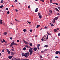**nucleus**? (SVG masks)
I'll return each mask as SVG.
<instances>
[{
    "instance_id": "f257e3e1",
    "label": "nucleus",
    "mask_w": 60,
    "mask_h": 60,
    "mask_svg": "<svg viewBox=\"0 0 60 60\" xmlns=\"http://www.w3.org/2000/svg\"><path fill=\"white\" fill-rule=\"evenodd\" d=\"M24 46L25 47L27 48H30L29 51V52H30V55H32V54H33V50H32V48L31 47L27 45H25Z\"/></svg>"
},
{
    "instance_id": "f03ea898",
    "label": "nucleus",
    "mask_w": 60,
    "mask_h": 60,
    "mask_svg": "<svg viewBox=\"0 0 60 60\" xmlns=\"http://www.w3.org/2000/svg\"><path fill=\"white\" fill-rule=\"evenodd\" d=\"M13 45H16V46H18V44L16 43H15L14 42V41H13L10 45V46L11 47Z\"/></svg>"
},
{
    "instance_id": "7ed1b4c3",
    "label": "nucleus",
    "mask_w": 60,
    "mask_h": 60,
    "mask_svg": "<svg viewBox=\"0 0 60 60\" xmlns=\"http://www.w3.org/2000/svg\"><path fill=\"white\" fill-rule=\"evenodd\" d=\"M25 57H26V56H27V57H28V56H29V55H30V53H29V52H28L27 53H26L25 54Z\"/></svg>"
},
{
    "instance_id": "20e7f679",
    "label": "nucleus",
    "mask_w": 60,
    "mask_h": 60,
    "mask_svg": "<svg viewBox=\"0 0 60 60\" xmlns=\"http://www.w3.org/2000/svg\"><path fill=\"white\" fill-rule=\"evenodd\" d=\"M23 41L25 44L27 45V44H28V43L26 41H25V40H23Z\"/></svg>"
},
{
    "instance_id": "39448f33",
    "label": "nucleus",
    "mask_w": 60,
    "mask_h": 60,
    "mask_svg": "<svg viewBox=\"0 0 60 60\" xmlns=\"http://www.w3.org/2000/svg\"><path fill=\"white\" fill-rule=\"evenodd\" d=\"M48 38H49V36H48V35H47V38L46 37L45 38L44 37H43V39L44 40H46V39H48Z\"/></svg>"
},
{
    "instance_id": "423d86ee",
    "label": "nucleus",
    "mask_w": 60,
    "mask_h": 60,
    "mask_svg": "<svg viewBox=\"0 0 60 60\" xmlns=\"http://www.w3.org/2000/svg\"><path fill=\"white\" fill-rule=\"evenodd\" d=\"M38 16H39V18H40V19H41V18H42V16H41V15H40V13H38Z\"/></svg>"
},
{
    "instance_id": "0eeeda50",
    "label": "nucleus",
    "mask_w": 60,
    "mask_h": 60,
    "mask_svg": "<svg viewBox=\"0 0 60 60\" xmlns=\"http://www.w3.org/2000/svg\"><path fill=\"white\" fill-rule=\"evenodd\" d=\"M33 50H34V51H36L37 50V48L36 47H34V48H32Z\"/></svg>"
},
{
    "instance_id": "6e6552de",
    "label": "nucleus",
    "mask_w": 60,
    "mask_h": 60,
    "mask_svg": "<svg viewBox=\"0 0 60 60\" xmlns=\"http://www.w3.org/2000/svg\"><path fill=\"white\" fill-rule=\"evenodd\" d=\"M58 19V17H57L53 19V20H56Z\"/></svg>"
},
{
    "instance_id": "1a4fd4ad",
    "label": "nucleus",
    "mask_w": 60,
    "mask_h": 60,
    "mask_svg": "<svg viewBox=\"0 0 60 60\" xmlns=\"http://www.w3.org/2000/svg\"><path fill=\"white\" fill-rule=\"evenodd\" d=\"M13 57V56H9L8 57V58L9 59H11L12 58V57Z\"/></svg>"
},
{
    "instance_id": "9d476101",
    "label": "nucleus",
    "mask_w": 60,
    "mask_h": 60,
    "mask_svg": "<svg viewBox=\"0 0 60 60\" xmlns=\"http://www.w3.org/2000/svg\"><path fill=\"white\" fill-rule=\"evenodd\" d=\"M7 51L8 54H10V51H9V50L8 49H7Z\"/></svg>"
},
{
    "instance_id": "9b49d317",
    "label": "nucleus",
    "mask_w": 60,
    "mask_h": 60,
    "mask_svg": "<svg viewBox=\"0 0 60 60\" xmlns=\"http://www.w3.org/2000/svg\"><path fill=\"white\" fill-rule=\"evenodd\" d=\"M55 53H56V54H58L59 53V51H56Z\"/></svg>"
},
{
    "instance_id": "f8f14e48",
    "label": "nucleus",
    "mask_w": 60,
    "mask_h": 60,
    "mask_svg": "<svg viewBox=\"0 0 60 60\" xmlns=\"http://www.w3.org/2000/svg\"><path fill=\"white\" fill-rule=\"evenodd\" d=\"M55 10H56V11H59V10H58V9H57L56 8H55Z\"/></svg>"
},
{
    "instance_id": "ddd939ff",
    "label": "nucleus",
    "mask_w": 60,
    "mask_h": 60,
    "mask_svg": "<svg viewBox=\"0 0 60 60\" xmlns=\"http://www.w3.org/2000/svg\"><path fill=\"white\" fill-rule=\"evenodd\" d=\"M38 8H37L35 10V12H37L38 11Z\"/></svg>"
},
{
    "instance_id": "4468645a",
    "label": "nucleus",
    "mask_w": 60,
    "mask_h": 60,
    "mask_svg": "<svg viewBox=\"0 0 60 60\" xmlns=\"http://www.w3.org/2000/svg\"><path fill=\"white\" fill-rule=\"evenodd\" d=\"M12 60H17V59L15 58H12Z\"/></svg>"
},
{
    "instance_id": "2eb2a0df",
    "label": "nucleus",
    "mask_w": 60,
    "mask_h": 60,
    "mask_svg": "<svg viewBox=\"0 0 60 60\" xmlns=\"http://www.w3.org/2000/svg\"><path fill=\"white\" fill-rule=\"evenodd\" d=\"M11 54L12 56H13V55H14V54H15V53H14V52H11Z\"/></svg>"
},
{
    "instance_id": "dca6fc26",
    "label": "nucleus",
    "mask_w": 60,
    "mask_h": 60,
    "mask_svg": "<svg viewBox=\"0 0 60 60\" xmlns=\"http://www.w3.org/2000/svg\"><path fill=\"white\" fill-rule=\"evenodd\" d=\"M15 21H18V22H20V21H19V20H17L16 19H15Z\"/></svg>"
},
{
    "instance_id": "f3484780",
    "label": "nucleus",
    "mask_w": 60,
    "mask_h": 60,
    "mask_svg": "<svg viewBox=\"0 0 60 60\" xmlns=\"http://www.w3.org/2000/svg\"><path fill=\"white\" fill-rule=\"evenodd\" d=\"M29 45L31 47L33 46V44L32 43H30L29 44Z\"/></svg>"
},
{
    "instance_id": "a211bd4d",
    "label": "nucleus",
    "mask_w": 60,
    "mask_h": 60,
    "mask_svg": "<svg viewBox=\"0 0 60 60\" xmlns=\"http://www.w3.org/2000/svg\"><path fill=\"white\" fill-rule=\"evenodd\" d=\"M2 24V20H0V24Z\"/></svg>"
},
{
    "instance_id": "6ab92c4d",
    "label": "nucleus",
    "mask_w": 60,
    "mask_h": 60,
    "mask_svg": "<svg viewBox=\"0 0 60 60\" xmlns=\"http://www.w3.org/2000/svg\"><path fill=\"white\" fill-rule=\"evenodd\" d=\"M7 33L6 32H5L4 33V34L5 35L7 34Z\"/></svg>"
},
{
    "instance_id": "aec40b11",
    "label": "nucleus",
    "mask_w": 60,
    "mask_h": 60,
    "mask_svg": "<svg viewBox=\"0 0 60 60\" xmlns=\"http://www.w3.org/2000/svg\"><path fill=\"white\" fill-rule=\"evenodd\" d=\"M40 25H38L36 27L37 28H38V27H40Z\"/></svg>"
},
{
    "instance_id": "412c9836",
    "label": "nucleus",
    "mask_w": 60,
    "mask_h": 60,
    "mask_svg": "<svg viewBox=\"0 0 60 60\" xmlns=\"http://www.w3.org/2000/svg\"><path fill=\"white\" fill-rule=\"evenodd\" d=\"M3 7H4V6H3V5H2L0 6V8H1V9H2Z\"/></svg>"
},
{
    "instance_id": "4be33fe9",
    "label": "nucleus",
    "mask_w": 60,
    "mask_h": 60,
    "mask_svg": "<svg viewBox=\"0 0 60 60\" xmlns=\"http://www.w3.org/2000/svg\"><path fill=\"white\" fill-rule=\"evenodd\" d=\"M22 56H25V54L24 53H22Z\"/></svg>"
},
{
    "instance_id": "5701e85b",
    "label": "nucleus",
    "mask_w": 60,
    "mask_h": 60,
    "mask_svg": "<svg viewBox=\"0 0 60 60\" xmlns=\"http://www.w3.org/2000/svg\"><path fill=\"white\" fill-rule=\"evenodd\" d=\"M48 45H46L44 46V47H45V48H47L48 47Z\"/></svg>"
},
{
    "instance_id": "b1692460",
    "label": "nucleus",
    "mask_w": 60,
    "mask_h": 60,
    "mask_svg": "<svg viewBox=\"0 0 60 60\" xmlns=\"http://www.w3.org/2000/svg\"><path fill=\"white\" fill-rule=\"evenodd\" d=\"M49 12H50L51 14H52V10H50L49 11Z\"/></svg>"
},
{
    "instance_id": "393cba45",
    "label": "nucleus",
    "mask_w": 60,
    "mask_h": 60,
    "mask_svg": "<svg viewBox=\"0 0 60 60\" xmlns=\"http://www.w3.org/2000/svg\"><path fill=\"white\" fill-rule=\"evenodd\" d=\"M54 32H57V30L56 29H54Z\"/></svg>"
},
{
    "instance_id": "a878e982",
    "label": "nucleus",
    "mask_w": 60,
    "mask_h": 60,
    "mask_svg": "<svg viewBox=\"0 0 60 60\" xmlns=\"http://www.w3.org/2000/svg\"><path fill=\"white\" fill-rule=\"evenodd\" d=\"M23 50H26V47H24L23 48Z\"/></svg>"
},
{
    "instance_id": "bb28decb",
    "label": "nucleus",
    "mask_w": 60,
    "mask_h": 60,
    "mask_svg": "<svg viewBox=\"0 0 60 60\" xmlns=\"http://www.w3.org/2000/svg\"><path fill=\"white\" fill-rule=\"evenodd\" d=\"M47 34H48V35H50V34L48 31H47Z\"/></svg>"
},
{
    "instance_id": "cd10ccee",
    "label": "nucleus",
    "mask_w": 60,
    "mask_h": 60,
    "mask_svg": "<svg viewBox=\"0 0 60 60\" xmlns=\"http://www.w3.org/2000/svg\"><path fill=\"white\" fill-rule=\"evenodd\" d=\"M21 60H29V59H21Z\"/></svg>"
},
{
    "instance_id": "c85d7f7f",
    "label": "nucleus",
    "mask_w": 60,
    "mask_h": 60,
    "mask_svg": "<svg viewBox=\"0 0 60 60\" xmlns=\"http://www.w3.org/2000/svg\"><path fill=\"white\" fill-rule=\"evenodd\" d=\"M40 46V44H38L37 45V47H39Z\"/></svg>"
},
{
    "instance_id": "c756f323",
    "label": "nucleus",
    "mask_w": 60,
    "mask_h": 60,
    "mask_svg": "<svg viewBox=\"0 0 60 60\" xmlns=\"http://www.w3.org/2000/svg\"><path fill=\"white\" fill-rule=\"evenodd\" d=\"M27 23H28L29 24H31V22H29L28 21H27Z\"/></svg>"
},
{
    "instance_id": "7c9ffc66",
    "label": "nucleus",
    "mask_w": 60,
    "mask_h": 60,
    "mask_svg": "<svg viewBox=\"0 0 60 60\" xmlns=\"http://www.w3.org/2000/svg\"><path fill=\"white\" fill-rule=\"evenodd\" d=\"M7 14H10V12H9V11H8L7 12Z\"/></svg>"
},
{
    "instance_id": "2f4dec72",
    "label": "nucleus",
    "mask_w": 60,
    "mask_h": 60,
    "mask_svg": "<svg viewBox=\"0 0 60 60\" xmlns=\"http://www.w3.org/2000/svg\"><path fill=\"white\" fill-rule=\"evenodd\" d=\"M40 0V1H41L42 2H44V0Z\"/></svg>"
},
{
    "instance_id": "473e14b6",
    "label": "nucleus",
    "mask_w": 60,
    "mask_h": 60,
    "mask_svg": "<svg viewBox=\"0 0 60 60\" xmlns=\"http://www.w3.org/2000/svg\"><path fill=\"white\" fill-rule=\"evenodd\" d=\"M3 2H4V1L3 0H1V4H2V3H3Z\"/></svg>"
},
{
    "instance_id": "72a5a7b5",
    "label": "nucleus",
    "mask_w": 60,
    "mask_h": 60,
    "mask_svg": "<svg viewBox=\"0 0 60 60\" xmlns=\"http://www.w3.org/2000/svg\"><path fill=\"white\" fill-rule=\"evenodd\" d=\"M52 22L53 23H55V20L53 21Z\"/></svg>"
},
{
    "instance_id": "f704fd0d",
    "label": "nucleus",
    "mask_w": 60,
    "mask_h": 60,
    "mask_svg": "<svg viewBox=\"0 0 60 60\" xmlns=\"http://www.w3.org/2000/svg\"><path fill=\"white\" fill-rule=\"evenodd\" d=\"M52 0H50V3H52Z\"/></svg>"
},
{
    "instance_id": "c9c22d12",
    "label": "nucleus",
    "mask_w": 60,
    "mask_h": 60,
    "mask_svg": "<svg viewBox=\"0 0 60 60\" xmlns=\"http://www.w3.org/2000/svg\"><path fill=\"white\" fill-rule=\"evenodd\" d=\"M30 32H32V31H33V30H30Z\"/></svg>"
},
{
    "instance_id": "e433bc0d",
    "label": "nucleus",
    "mask_w": 60,
    "mask_h": 60,
    "mask_svg": "<svg viewBox=\"0 0 60 60\" xmlns=\"http://www.w3.org/2000/svg\"><path fill=\"white\" fill-rule=\"evenodd\" d=\"M23 31L24 32H26V30L25 29H24L23 30Z\"/></svg>"
},
{
    "instance_id": "4c0bfd02",
    "label": "nucleus",
    "mask_w": 60,
    "mask_h": 60,
    "mask_svg": "<svg viewBox=\"0 0 60 60\" xmlns=\"http://www.w3.org/2000/svg\"><path fill=\"white\" fill-rule=\"evenodd\" d=\"M51 26H54V24H51Z\"/></svg>"
},
{
    "instance_id": "58836bf2",
    "label": "nucleus",
    "mask_w": 60,
    "mask_h": 60,
    "mask_svg": "<svg viewBox=\"0 0 60 60\" xmlns=\"http://www.w3.org/2000/svg\"><path fill=\"white\" fill-rule=\"evenodd\" d=\"M18 2V1L16 0H15V1H14V2Z\"/></svg>"
},
{
    "instance_id": "ea45409f",
    "label": "nucleus",
    "mask_w": 60,
    "mask_h": 60,
    "mask_svg": "<svg viewBox=\"0 0 60 60\" xmlns=\"http://www.w3.org/2000/svg\"><path fill=\"white\" fill-rule=\"evenodd\" d=\"M55 58H58V56H56L55 57Z\"/></svg>"
},
{
    "instance_id": "a19ab883",
    "label": "nucleus",
    "mask_w": 60,
    "mask_h": 60,
    "mask_svg": "<svg viewBox=\"0 0 60 60\" xmlns=\"http://www.w3.org/2000/svg\"><path fill=\"white\" fill-rule=\"evenodd\" d=\"M6 10H8V8H6Z\"/></svg>"
},
{
    "instance_id": "79ce46f5",
    "label": "nucleus",
    "mask_w": 60,
    "mask_h": 60,
    "mask_svg": "<svg viewBox=\"0 0 60 60\" xmlns=\"http://www.w3.org/2000/svg\"><path fill=\"white\" fill-rule=\"evenodd\" d=\"M58 35L59 36H60V33L58 34Z\"/></svg>"
},
{
    "instance_id": "37998d69",
    "label": "nucleus",
    "mask_w": 60,
    "mask_h": 60,
    "mask_svg": "<svg viewBox=\"0 0 60 60\" xmlns=\"http://www.w3.org/2000/svg\"><path fill=\"white\" fill-rule=\"evenodd\" d=\"M4 50H2L1 51L2 52H4Z\"/></svg>"
},
{
    "instance_id": "c03bdc74",
    "label": "nucleus",
    "mask_w": 60,
    "mask_h": 60,
    "mask_svg": "<svg viewBox=\"0 0 60 60\" xmlns=\"http://www.w3.org/2000/svg\"><path fill=\"white\" fill-rule=\"evenodd\" d=\"M17 41V42H19V40H18Z\"/></svg>"
},
{
    "instance_id": "a18cd8bd",
    "label": "nucleus",
    "mask_w": 60,
    "mask_h": 60,
    "mask_svg": "<svg viewBox=\"0 0 60 60\" xmlns=\"http://www.w3.org/2000/svg\"><path fill=\"white\" fill-rule=\"evenodd\" d=\"M55 4H56V5H58V4H57V3H56Z\"/></svg>"
},
{
    "instance_id": "49530a36",
    "label": "nucleus",
    "mask_w": 60,
    "mask_h": 60,
    "mask_svg": "<svg viewBox=\"0 0 60 60\" xmlns=\"http://www.w3.org/2000/svg\"><path fill=\"white\" fill-rule=\"evenodd\" d=\"M38 49H40V48H39V47H38Z\"/></svg>"
},
{
    "instance_id": "de8ad7c7",
    "label": "nucleus",
    "mask_w": 60,
    "mask_h": 60,
    "mask_svg": "<svg viewBox=\"0 0 60 60\" xmlns=\"http://www.w3.org/2000/svg\"><path fill=\"white\" fill-rule=\"evenodd\" d=\"M3 42H5V40H4V39H3Z\"/></svg>"
},
{
    "instance_id": "09e8293b",
    "label": "nucleus",
    "mask_w": 60,
    "mask_h": 60,
    "mask_svg": "<svg viewBox=\"0 0 60 60\" xmlns=\"http://www.w3.org/2000/svg\"><path fill=\"white\" fill-rule=\"evenodd\" d=\"M40 56L41 58H42V56H41V55H40Z\"/></svg>"
},
{
    "instance_id": "8fccbe9b",
    "label": "nucleus",
    "mask_w": 60,
    "mask_h": 60,
    "mask_svg": "<svg viewBox=\"0 0 60 60\" xmlns=\"http://www.w3.org/2000/svg\"><path fill=\"white\" fill-rule=\"evenodd\" d=\"M43 40H44V39H43V38H42V39H41V40H42V41H43Z\"/></svg>"
},
{
    "instance_id": "3c124183",
    "label": "nucleus",
    "mask_w": 60,
    "mask_h": 60,
    "mask_svg": "<svg viewBox=\"0 0 60 60\" xmlns=\"http://www.w3.org/2000/svg\"><path fill=\"white\" fill-rule=\"evenodd\" d=\"M17 60H20L21 59H20L19 58H18V59H17Z\"/></svg>"
},
{
    "instance_id": "603ef678",
    "label": "nucleus",
    "mask_w": 60,
    "mask_h": 60,
    "mask_svg": "<svg viewBox=\"0 0 60 60\" xmlns=\"http://www.w3.org/2000/svg\"><path fill=\"white\" fill-rule=\"evenodd\" d=\"M57 15H60V14H59V13H58L57 14Z\"/></svg>"
},
{
    "instance_id": "864d4df0",
    "label": "nucleus",
    "mask_w": 60,
    "mask_h": 60,
    "mask_svg": "<svg viewBox=\"0 0 60 60\" xmlns=\"http://www.w3.org/2000/svg\"><path fill=\"white\" fill-rule=\"evenodd\" d=\"M53 4H56V3H52Z\"/></svg>"
},
{
    "instance_id": "5fc2aeb1",
    "label": "nucleus",
    "mask_w": 60,
    "mask_h": 60,
    "mask_svg": "<svg viewBox=\"0 0 60 60\" xmlns=\"http://www.w3.org/2000/svg\"><path fill=\"white\" fill-rule=\"evenodd\" d=\"M41 53H43L44 52H43V51H41Z\"/></svg>"
},
{
    "instance_id": "6e6d98bb",
    "label": "nucleus",
    "mask_w": 60,
    "mask_h": 60,
    "mask_svg": "<svg viewBox=\"0 0 60 60\" xmlns=\"http://www.w3.org/2000/svg\"><path fill=\"white\" fill-rule=\"evenodd\" d=\"M45 28L46 29H47V26H45Z\"/></svg>"
},
{
    "instance_id": "4d7b16f0",
    "label": "nucleus",
    "mask_w": 60,
    "mask_h": 60,
    "mask_svg": "<svg viewBox=\"0 0 60 60\" xmlns=\"http://www.w3.org/2000/svg\"><path fill=\"white\" fill-rule=\"evenodd\" d=\"M49 54H47V56H49Z\"/></svg>"
},
{
    "instance_id": "13d9d810",
    "label": "nucleus",
    "mask_w": 60,
    "mask_h": 60,
    "mask_svg": "<svg viewBox=\"0 0 60 60\" xmlns=\"http://www.w3.org/2000/svg\"><path fill=\"white\" fill-rule=\"evenodd\" d=\"M12 51H14V50H13V49H12L11 50Z\"/></svg>"
},
{
    "instance_id": "bf43d9fd",
    "label": "nucleus",
    "mask_w": 60,
    "mask_h": 60,
    "mask_svg": "<svg viewBox=\"0 0 60 60\" xmlns=\"http://www.w3.org/2000/svg\"><path fill=\"white\" fill-rule=\"evenodd\" d=\"M1 55H2V53H0V56H1Z\"/></svg>"
},
{
    "instance_id": "052dcab7",
    "label": "nucleus",
    "mask_w": 60,
    "mask_h": 60,
    "mask_svg": "<svg viewBox=\"0 0 60 60\" xmlns=\"http://www.w3.org/2000/svg\"><path fill=\"white\" fill-rule=\"evenodd\" d=\"M15 11H18V10H17V9H16L15 10Z\"/></svg>"
},
{
    "instance_id": "680f3d73",
    "label": "nucleus",
    "mask_w": 60,
    "mask_h": 60,
    "mask_svg": "<svg viewBox=\"0 0 60 60\" xmlns=\"http://www.w3.org/2000/svg\"><path fill=\"white\" fill-rule=\"evenodd\" d=\"M35 37H37V35L35 36Z\"/></svg>"
},
{
    "instance_id": "e2e57ef3",
    "label": "nucleus",
    "mask_w": 60,
    "mask_h": 60,
    "mask_svg": "<svg viewBox=\"0 0 60 60\" xmlns=\"http://www.w3.org/2000/svg\"><path fill=\"white\" fill-rule=\"evenodd\" d=\"M57 29L58 30H59V28H57Z\"/></svg>"
},
{
    "instance_id": "0e129e2a",
    "label": "nucleus",
    "mask_w": 60,
    "mask_h": 60,
    "mask_svg": "<svg viewBox=\"0 0 60 60\" xmlns=\"http://www.w3.org/2000/svg\"><path fill=\"white\" fill-rule=\"evenodd\" d=\"M28 8H30V6H28Z\"/></svg>"
},
{
    "instance_id": "69168bd1",
    "label": "nucleus",
    "mask_w": 60,
    "mask_h": 60,
    "mask_svg": "<svg viewBox=\"0 0 60 60\" xmlns=\"http://www.w3.org/2000/svg\"><path fill=\"white\" fill-rule=\"evenodd\" d=\"M51 14H50V13H49V15H50Z\"/></svg>"
},
{
    "instance_id": "338daca9",
    "label": "nucleus",
    "mask_w": 60,
    "mask_h": 60,
    "mask_svg": "<svg viewBox=\"0 0 60 60\" xmlns=\"http://www.w3.org/2000/svg\"><path fill=\"white\" fill-rule=\"evenodd\" d=\"M42 28H41V29L40 30H42Z\"/></svg>"
},
{
    "instance_id": "774afa93",
    "label": "nucleus",
    "mask_w": 60,
    "mask_h": 60,
    "mask_svg": "<svg viewBox=\"0 0 60 60\" xmlns=\"http://www.w3.org/2000/svg\"><path fill=\"white\" fill-rule=\"evenodd\" d=\"M10 39H11V40L12 39V38L11 37L10 38Z\"/></svg>"
}]
</instances>
